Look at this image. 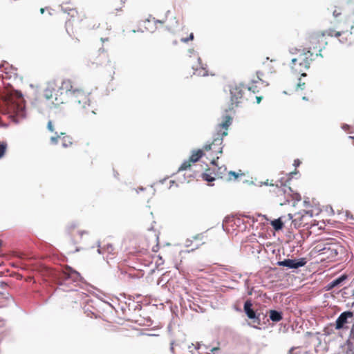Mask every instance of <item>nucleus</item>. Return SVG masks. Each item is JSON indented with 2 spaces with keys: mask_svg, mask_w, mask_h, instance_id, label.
Returning a JSON list of instances; mask_svg holds the SVG:
<instances>
[{
  "mask_svg": "<svg viewBox=\"0 0 354 354\" xmlns=\"http://www.w3.org/2000/svg\"><path fill=\"white\" fill-rule=\"evenodd\" d=\"M198 66H192V69L194 71V74L198 76L206 77L208 75V72L207 70V65H203L201 62V59L198 57Z\"/></svg>",
  "mask_w": 354,
  "mask_h": 354,
  "instance_id": "obj_13",
  "label": "nucleus"
},
{
  "mask_svg": "<svg viewBox=\"0 0 354 354\" xmlns=\"http://www.w3.org/2000/svg\"><path fill=\"white\" fill-rule=\"evenodd\" d=\"M9 117L13 122L19 124L21 120L26 118V111L25 106L20 104L12 106L9 113Z\"/></svg>",
  "mask_w": 354,
  "mask_h": 354,
  "instance_id": "obj_4",
  "label": "nucleus"
},
{
  "mask_svg": "<svg viewBox=\"0 0 354 354\" xmlns=\"http://www.w3.org/2000/svg\"><path fill=\"white\" fill-rule=\"evenodd\" d=\"M212 142L211 143H209V144H206L204 145L203 147V149L205 150V151H209L212 149Z\"/></svg>",
  "mask_w": 354,
  "mask_h": 354,
  "instance_id": "obj_44",
  "label": "nucleus"
},
{
  "mask_svg": "<svg viewBox=\"0 0 354 354\" xmlns=\"http://www.w3.org/2000/svg\"><path fill=\"white\" fill-rule=\"evenodd\" d=\"M187 53L189 54V56L191 57L192 55L195 53V50L193 48H189V49H188Z\"/></svg>",
  "mask_w": 354,
  "mask_h": 354,
  "instance_id": "obj_57",
  "label": "nucleus"
},
{
  "mask_svg": "<svg viewBox=\"0 0 354 354\" xmlns=\"http://www.w3.org/2000/svg\"><path fill=\"white\" fill-rule=\"evenodd\" d=\"M268 313L270 319L273 322H279L283 319V313L281 310L271 309Z\"/></svg>",
  "mask_w": 354,
  "mask_h": 354,
  "instance_id": "obj_16",
  "label": "nucleus"
},
{
  "mask_svg": "<svg viewBox=\"0 0 354 354\" xmlns=\"http://www.w3.org/2000/svg\"><path fill=\"white\" fill-rule=\"evenodd\" d=\"M204 156V152L202 149L193 150L189 160L192 163L197 162Z\"/></svg>",
  "mask_w": 354,
  "mask_h": 354,
  "instance_id": "obj_18",
  "label": "nucleus"
},
{
  "mask_svg": "<svg viewBox=\"0 0 354 354\" xmlns=\"http://www.w3.org/2000/svg\"><path fill=\"white\" fill-rule=\"evenodd\" d=\"M223 122L218 124V127L220 128H223L225 129V130H227L228 127L232 123V117L230 115L225 114L223 115Z\"/></svg>",
  "mask_w": 354,
  "mask_h": 354,
  "instance_id": "obj_17",
  "label": "nucleus"
},
{
  "mask_svg": "<svg viewBox=\"0 0 354 354\" xmlns=\"http://www.w3.org/2000/svg\"><path fill=\"white\" fill-rule=\"evenodd\" d=\"M294 216L295 218L292 219V224L295 228H299L308 225V222L306 221V215L302 214L301 212H297Z\"/></svg>",
  "mask_w": 354,
  "mask_h": 354,
  "instance_id": "obj_11",
  "label": "nucleus"
},
{
  "mask_svg": "<svg viewBox=\"0 0 354 354\" xmlns=\"http://www.w3.org/2000/svg\"><path fill=\"white\" fill-rule=\"evenodd\" d=\"M288 189L290 192L292 193V197L295 202H299L301 200L300 194L298 192H295L290 186L288 187Z\"/></svg>",
  "mask_w": 354,
  "mask_h": 354,
  "instance_id": "obj_27",
  "label": "nucleus"
},
{
  "mask_svg": "<svg viewBox=\"0 0 354 354\" xmlns=\"http://www.w3.org/2000/svg\"><path fill=\"white\" fill-rule=\"evenodd\" d=\"M262 99H263L262 96H257L256 97L257 103L259 104L261 102Z\"/></svg>",
  "mask_w": 354,
  "mask_h": 354,
  "instance_id": "obj_59",
  "label": "nucleus"
},
{
  "mask_svg": "<svg viewBox=\"0 0 354 354\" xmlns=\"http://www.w3.org/2000/svg\"><path fill=\"white\" fill-rule=\"evenodd\" d=\"M55 133L57 135L56 136H52L50 138V142L53 145H56L57 143L58 138L60 137L59 136L57 135V133Z\"/></svg>",
  "mask_w": 354,
  "mask_h": 354,
  "instance_id": "obj_38",
  "label": "nucleus"
},
{
  "mask_svg": "<svg viewBox=\"0 0 354 354\" xmlns=\"http://www.w3.org/2000/svg\"><path fill=\"white\" fill-rule=\"evenodd\" d=\"M307 263V260L304 257L299 259H284L282 261L277 262V266L286 267L288 269H298L304 267Z\"/></svg>",
  "mask_w": 354,
  "mask_h": 354,
  "instance_id": "obj_6",
  "label": "nucleus"
},
{
  "mask_svg": "<svg viewBox=\"0 0 354 354\" xmlns=\"http://www.w3.org/2000/svg\"><path fill=\"white\" fill-rule=\"evenodd\" d=\"M257 75L259 81H261L262 83H265L266 86L268 85V83L266 82L264 80H263L261 77L263 75V73L261 71H257Z\"/></svg>",
  "mask_w": 354,
  "mask_h": 354,
  "instance_id": "obj_35",
  "label": "nucleus"
},
{
  "mask_svg": "<svg viewBox=\"0 0 354 354\" xmlns=\"http://www.w3.org/2000/svg\"><path fill=\"white\" fill-rule=\"evenodd\" d=\"M273 229L276 231H279L283 229L284 223L281 219V217L272 220L270 222Z\"/></svg>",
  "mask_w": 354,
  "mask_h": 354,
  "instance_id": "obj_19",
  "label": "nucleus"
},
{
  "mask_svg": "<svg viewBox=\"0 0 354 354\" xmlns=\"http://www.w3.org/2000/svg\"><path fill=\"white\" fill-rule=\"evenodd\" d=\"M56 92L55 83L54 82H48L44 91V95L46 99L50 100L55 96Z\"/></svg>",
  "mask_w": 354,
  "mask_h": 354,
  "instance_id": "obj_15",
  "label": "nucleus"
},
{
  "mask_svg": "<svg viewBox=\"0 0 354 354\" xmlns=\"http://www.w3.org/2000/svg\"><path fill=\"white\" fill-rule=\"evenodd\" d=\"M153 19H154V22L156 24H158H158H164L165 23V20L155 19L154 18H153Z\"/></svg>",
  "mask_w": 354,
  "mask_h": 354,
  "instance_id": "obj_60",
  "label": "nucleus"
},
{
  "mask_svg": "<svg viewBox=\"0 0 354 354\" xmlns=\"http://www.w3.org/2000/svg\"><path fill=\"white\" fill-rule=\"evenodd\" d=\"M351 126L347 124H342V129L344 131H348L350 129Z\"/></svg>",
  "mask_w": 354,
  "mask_h": 354,
  "instance_id": "obj_48",
  "label": "nucleus"
},
{
  "mask_svg": "<svg viewBox=\"0 0 354 354\" xmlns=\"http://www.w3.org/2000/svg\"><path fill=\"white\" fill-rule=\"evenodd\" d=\"M226 169H227L225 166L218 167L217 174H216V175H218V178H222L221 174H223L226 171Z\"/></svg>",
  "mask_w": 354,
  "mask_h": 354,
  "instance_id": "obj_32",
  "label": "nucleus"
},
{
  "mask_svg": "<svg viewBox=\"0 0 354 354\" xmlns=\"http://www.w3.org/2000/svg\"><path fill=\"white\" fill-rule=\"evenodd\" d=\"M75 88H76L73 87L72 82L70 80H63L59 89L57 90V92L55 93V100L56 101V104L64 103L63 99L60 98L59 95H62L64 92L66 95L70 98L75 92Z\"/></svg>",
  "mask_w": 354,
  "mask_h": 354,
  "instance_id": "obj_2",
  "label": "nucleus"
},
{
  "mask_svg": "<svg viewBox=\"0 0 354 354\" xmlns=\"http://www.w3.org/2000/svg\"><path fill=\"white\" fill-rule=\"evenodd\" d=\"M301 163V161L299 159H295L294 160V162H293V166L295 167H298L300 165Z\"/></svg>",
  "mask_w": 354,
  "mask_h": 354,
  "instance_id": "obj_46",
  "label": "nucleus"
},
{
  "mask_svg": "<svg viewBox=\"0 0 354 354\" xmlns=\"http://www.w3.org/2000/svg\"><path fill=\"white\" fill-rule=\"evenodd\" d=\"M305 85L306 84L304 82H301V78H299L296 89L297 90H298V89L304 90L305 88Z\"/></svg>",
  "mask_w": 354,
  "mask_h": 354,
  "instance_id": "obj_31",
  "label": "nucleus"
},
{
  "mask_svg": "<svg viewBox=\"0 0 354 354\" xmlns=\"http://www.w3.org/2000/svg\"><path fill=\"white\" fill-rule=\"evenodd\" d=\"M89 95L90 93L86 94L82 89L75 88L70 99L74 104L85 109L87 105H90Z\"/></svg>",
  "mask_w": 354,
  "mask_h": 354,
  "instance_id": "obj_3",
  "label": "nucleus"
},
{
  "mask_svg": "<svg viewBox=\"0 0 354 354\" xmlns=\"http://www.w3.org/2000/svg\"><path fill=\"white\" fill-rule=\"evenodd\" d=\"M243 311L248 319H252L253 317H255V315L259 314L256 310H254L252 307V301L251 299H247L244 302L243 305Z\"/></svg>",
  "mask_w": 354,
  "mask_h": 354,
  "instance_id": "obj_10",
  "label": "nucleus"
},
{
  "mask_svg": "<svg viewBox=\"0 0 354 354\" xmlns=\"http://www.w3.org/2000/svg\"><path fill=\"white\" fill-rule=\"evenodd\" d=\"M354 314L351 310L342 312L337 318L335 324L336 330H341L344 328V325L348 323V319L352 318Z\"/></svg>",
  "mask_w": 354,
  "mask_h": 354,
  "instance_id": "obj_8",
  "label": "nucleus"
},
{
  "mask_svg": "<svg viewBox=\"0 0 354 354\" xmlns=\"http://www.w3.org/2000/svg\"><path fill=\"white\" fill-rule=\"evenodd\" d=\"M251 320H252L254 323H256L258 325H260L261 323V313H259V314L256 315L255 317H253V319H252Z\"/></svg>",
  "mask_w": 354,
  "mask_h": 354,
  "instance_id": "obj_33",
  "label": "nucleus"
},
{
  "mask_svg": "<svg viewBox=\"0 0 354 354\" xmlns=\"http://www.w3.org/2000/svg\"><path fill=\"white\" fill-rule=\"evenodd\" d=\"M338 354H354V342L348 339L344 344L339 346Z\"/></svg>",
  "mask_w": 354,
  "mask_h": 354,
  "instance_id": "obj_12",
  "label": "nucleus"
},
{
  "mask_svg": "<svg viewBox=\"0 0 354 354\" xmlns=\"http://www.w3.org/2000/svg\"><path fill=\"white\" fill-rule=\"evenodd\" d=\"M61 136H64L62 138L63 147L66 148L72 145V139L70 136H65L64 133H61Z\"/></svg>",
  "mask_w": 354,
  "mask_h": 354,
  "instance_id": "obj_20",
  "label": "nucleus"
},
{
  "mask_svg": "<svg viewBox=\"0 0 354 354\" xmlns=\"http://www.w3.org/2000/svg\"><path fill=\"white\" fill-rule=\"evenodd\" d=\"M342 32H339V31L335 32L334 36L335 37H340L342 35Z\"/></svg>",
  "mask_w": 354,
  "mask_h": 354,
  "instance_id": "obj_61",
  "label": "nucleus"
},
{
  "mask_svg": "<svg viewBox=\"0 0 354 354\" xmlns=\"http://www.w3.org/2000/svg\"><path fill=\"white\" fill-rule=\"evenodd\" d=\"M299 51H300V49H298L297 48H292L289 50L290 53L292 55L297 54Z\"/></svg>",
  "mask_w": 354,
  "mask_h": 354,
  "instance_id": "obj_43",
  "label": "nucleus"
},
{
  "mask_svg": "<svg viewBox=\"0 0 354 354\" xmlns=\"http://www.w3.org/2000/svg\"><path fill=\"white\" fill-rule=\"evenodd\" d=\"M348 339H351L352 342H354V324L351 327Z\"/></svg>",
  "mask_w": 354,
  "mask_h": 354,
  "instance_id": "obj_40",
  "label": "nucleus"
},
{
  "mask_svg": "<svg viewBox=\"0 0 354 354\" xmlns=\"http://www.w3.org/2000/svg\"><path fill=\"white\" fill-rule=\"evenodd\" d=\"M228 174H229L228 180H231L232 177H233L234 179H237L238 177L239 176V174L234 171H230Z\"/></svg>",
  "mask_w": 354,
  "mask_h": 354,
  "instance_id": "obj_34",
  "label": "nucleus"
},
{
  "mask_svg": "<svg viewBox=\"0 0 354 354\" xmlns=\"http://www.w3.org/2000/svg\"><path fill=\"white\" fill-rule=\"evenodd\" d=\"M216 135L217 136H221V137L223 139V138H224L225 136H227V130H225V131H224L221 132V130H219V131L216 133Z\"/></svg>",
  "mask_w": 354,
  "mask_h": 354,
  "instance_id": "obj_39",
  "label": "nucleus"
},
{
  "mask_svg": "<svg viewBox=\"0 0 354 354\" xmlns=\"http://www.w3.org/2000/svg\"><path fill=\"white\" fill-rule=\"evenodd\" d=\"M88 234V232L86 230L79 231V234L82 236L83 234Z\"/></svg>",
  "mask_w": 354,
  "mask_h": 354,
  "instance_id": "obj_62",
  "label": "nucleus"
},
{
  "mask_svg": "<svg viewBox=\"0 0 354 354\" xmlns=\"http://www.w3.org/2000/svg\"><path fill=\"white\" fill-rule=\"evenodd\" d=\"M60 7L62 11L64 13H67L71 18L75 17L77 14V10L74 8H64L62 5H61Z\"/></svg>",
  "mask_w": 354,
  "mask_h": 354,
  "instance_id": "obj_21",
  "label": "nucleus"
},
{
  "mask_svg": "<svg viewBox=\"0 0 354 354\" xmlns=\"http://www.w3.org/2000/svg\"><path fill=\"white\" fill-rule=\"evenodd\" d=\"M70 24H71V19H68V20H67V21H66V32H67L68 33H69V32H68V28H69Z\"/></svg>",
  "mask_w": 354,
  "mask_h": 354,
  "instance_id": "obj_49",
  "label": "nucleus"
},
{
  "mask_svg": "<svg viewBox=\"0 0 354 354\" xmlns=\"http://www.w3.org/2000/svg\"><path fill=\"white\" fill-rule=\"evenodd\" d=\"M341 15V12H337L336 10H335L333 12V15L334 16V17H339V15Z\"/></svg>",
  "mask_w": 354,
  "mask_h": 354,
  "instance_id": "obj_51",
  "label": "nucleus"
},
{
  "mask_svg": "<svg viewBox=\"0 0 354 354\" xmlns=\"http://www.w3.org/2000/svg\"><path fill=\"white\" fill-rule=\"evenodd\" d=\"M304 207H310V201H308V200H306V199H305V200L304 201Z\"/></svg>",
  "mask_w": 354,
  "mask_h": 354,
  "instance_id": "obj_50",
  "label": "nucleus"
},
{
  "mask_svg": "<svg viewBox=\"0 0 354 354\" xmlns=\"http://www.w3.org/2000/svg\"><path fill=\"white\" fill-rule=\"evenodd\" d=\"M159 260L156 262V267H159L160 266L162 265L164 263V261L162 260V257L160 256H158Z\"/></svg>",
  "mask_w": 354,
  "mask_h": 354,
  "instance_id": "obj_42",
  "label": "nucleus"
},
{
  "mask_svg": "<svg viewBox=\"0 0 354 354\" xmlns=\"http://www.w3.org/2000/svg\"><path fill=\"white\" fill-rule=\"evenodd\" d=\"M82 279L77 271L68 266L56 274L55 283L58 286L59 289L63 291H72L75 290L72 286L73 283L80 281Z\"/></svg>",
  "mask_w": 354,
  "mask_h": 354,
  "instance_id": "obj_1",
  "label": "nucleus"
},
{
  "mask_svg": "<svg viewBox=\"0 0 354 354\" xmlns=\"http://www.w3.org/2000/svg\"><path fill=\"white\" fill-rule=\"evenodd\" d=\"M300 57L304 58V68L306 70L309 69L311 63L315 59L313 57V53L310 50L305 51V49H303L302 53L300 54Z\"/></svg>",
  "mask_w": 354,
  "mask_h": 354,
  "instance_id": "obj_14",
  "label": "nucleus"
},
{
  "mask_svg": "<svg viewBox=\"0 0 354 354\" xmlns=\"http://www.w3.org/2000/svg\"><path fill=\"white\" fill-rule=\"evenodd\" d=\"M326 248L324 254H326L328 258H335L338 255L339 243L335 239H330L326 242Z\"/></svg>",
  "mask_w": 354,
  "mask_h": 354,
  "instance_id": "obj_7",
  "label": "nucleus"
},
{
  "mask_svg": "<svg viewBox=\"0 0 354 354\" xmlns=\"http://www.w3.org/2000/svg\"><path fill=\"white\" fill-rule=\"evenodd\" d=\"M334 32V30L333 29H329L328 30L326 31L327 32V35L328 36H330V37H333V32Z\"/></svg>",
  "mask_w": 354,
  "mask_h": 354,
  "instance_id": "obj_58",
  "label": "nucleus"
},
{
  "mask_svg": "<svg viewBox=\"0 0 354 354\" xmlns=\"http://www.w3.org/2000/svg\"><path fill=\"white\" fill-rule=\"evenodd\" d=\"M192 240L187 239V240H186V242H185V246H186V247H189V246H190V245H191V244H192Z\"/></svg>",
  "mask_w": 354,
  "mask_h": 354,
  "instance_id": "obj_55",
  "label": "nucleus"
},
{
  "mask_svg": "<svg viewBox=\"0 0 354 354\" xmlns=\"http://www.w3.org/2000/svg\"><path fill=\"white\" fill-rule=\"evenodd\" d=\"M191 163L192 162L190 161V160H185L182 164L179 167L178 169V172H180L181 171H184V170H186L189 168L191 167Z\"/></svg>",
  "mask_w": 354,
  "mask_h": 354,
  "instance_id": "obj_23",
  "label": "nucleus"
},
{
  "mask_svg": "<svg viewBox=\"0 0 354 354\" xmlns=\"http://www.w3.org/2000/svg\"><path fill=\"white\" fill-rule=\"evenodd\" d=\"M347 278L348 276L346 274L339 275L338 277L328 283L326 286L325 290L326 291H330L335 287L340 286L347 279Z\"/></svg>",
  "mask_w": 354,
  "mask_h": 354,
  "instance_id": "obj_9",
  "label": "nucleus"
},
{
  "mask_svg": "<svg viewBox=\"0 0 354 354\" xmlns=\"http://www.w3.org/2000/svg\"><path fill=\"white\" fill-rule=\"evenodd\" d=\"M302 214L306 215V218L308 216L309 218H311L313 216L312 210H304Z\"/></svg>",
  "mask_w": 354,
  "mask_h": 354,
  "instance_id": "obj_37",
  "label": "nucleus"
},
{
  "mask_svg": "<svg viewBox=\"0 0 354 354\" xmlns=\"http://www.w3.org/2000/svg\"><path fill=\"white\" fill-rule=\"evenodd\" d=\"M106 249H107L109 252H111L112 249H113V245L111 244H110V243L107 244Z\"/></svg>",
  "mask_w": 354,
  "mask_h": 354,
  "instance_id": "obj_54",
  "label": "nucleus"
},
{
  "mask_svg": "<svg viewBox=\"0 0 354 354\" xmlns=\"http://www.w3.org/2000/svg\"><path fill=\"white\" fill-rule=\"evenodd\" d=\"M7 146L8 145L6 142H0V158H1L4 156L6 151L7 149Z\"/></svg>",
  "mask_w": 354,
  "mask_h": 354,
  "instance_id": "obj_28",
  "label": "nucleus"
},
{
  "mask_svg": "<svg viewBox=\"0 0 354 354\" xmlns=\"http://www.w3.org/2000/svg\"><path fill=\"white\" fill-rule=\"evenodd\" d=\"M299 66L300 67H304V57H301L299 56Z\"/></svg>",
  "mask_w": 354,
  "mask_h": 354,
  "instance_id": "obj_45",
  "label": "nucleus"
},
{
  "mask_svg": "<svg viewBox=\"0 0 354 354\" xmlns=\"http://www.w3.org/2000/svg\"><path fill=\"white\" fill-rule=\"evenodd\" d=\"M202 237H203V234H196L195 236H193L192 239L194 240H199V239H201Z\"/></svg>",
  "mask_w": 354,
  "mask_h": 354,
  "instance_id": "obj_47",
  "label": "nucleus"
},
{
  "mask_svg": "<svg viewBox=\"0 0 354 354\" xmlns=\"http://www.w3.org/2000/svg\"><path fill=\"white\" fill-rule=\"evenodd\" d=\"M294 351H295V348H293V347H292V348H291L289 350V351H288V354H297V353H294Z\"/></svg>",
  "mask_w": 354,
  "mask_h": 354,
  "instance_id": "obj_63",
  "label": "nucleus"
},
{
  "mask_svg": "<svg viewBox=\"0 0 354 354\" xmlns=\"http://www.w3.org/2000/svg\"><path fill=\"white\" fill-rule=\"evenodd\" d=\"M218 159V157H217L216 159H213L212 161H211V164L212 165H214V166H218V164H217V160Z\"/></svg>",
  "mask_w": 354,
  "mask_h": 354,
  "instance_id": "obj_53",
  "label": "nucleus"
},
{
  "mask_svg": "<svg viewBox=\"0 0 354 354\" xmlns=\"http://www.w3.org/2000/svg\"><path fill=\"white\" fill-rule=\"evenodd\" d=\"M242 87V84H240L239 86H237L236 84L230 85V100L232 103L229 106V107L225 110V113L232 111L234 109V104H235L236 106L239 105V102H238V100L241 99L243 97V93Z\"/></svg>",
  "mask_w": 354,
  "mask_h": 354,
  "instance_id": "obj_5",
  "label": "nucleus"
},
{
  "mask_svg": "<svg viewBox=\"0 0 354 354\" xmlns=\"http://www.w3.org/2000/svg\"><path fill=\"white\" fill-rule=\"evenodd\" d=\"M47 129L48 131L53 132L54 131V127H53V122L51 120H49L48 124H47Z\"/></svg>",
  "mask_w": 354,
  "mask_h": 354,
  "instance_id": "obj_41",
  "label": "nucleus"
},
{
  "mask_svg": "<svg viewBox=\"0 0 354 354\" xmlns=\"http://www.w3.org/2000/svg\"><path fill=\"white\" fill-rule=\"evenodd\" d=\"M346 216L347 218H350L351 219H354L353 216L348 211L346 212Z\"/></svg>",
  "mask_w": 354,
  "mask_h": 354,
  "instance_id": "obj_56",
  "label": "nucleus"
},
{
  "mask_svg": "<svg viewBox=\"0 0 354 354\" xmlns=\"http://www.w3.org/2000/svg\"><path fill=\"white\" fill-rule=\"evenodd\" d=\"M299 60V58H292L290 63V68L292 71H295L296 73H301L302 71V69H297L295 68V65L296 64V62Z\"/></svg>",
  "mask_w": 354,
  "mask_h": 354,
  "instance_id": "obj_29",
  "label": "nucleus"
},
{
  "mask_svg": "<svg viewBox=\"0 0 354 354\" xmlns=\"http://www.w3.org/2000/svg\"><path fill=\"white\" fill-rule=\"evenodd\" d=\"M218 351H220V348L218 347H214L211 349V352L214 354H216Z\"/></svg>",
  "mask_w": 354,
  "mask_h": 354,
  "instance_id": "obj_52",
  "label": "nucleus"
},
{
  "mask_svg": "<svg viewBox=\"0 0 354 354\" xmlns=\"http://www.w3.org/2000/svg\"><path fill=\"white\" fill-rule=\"evenodd\" d=\"M223 138L221 136H217L216 134L213 136L212 144L214 147L221 145L223 144Z\"/></svg>",
  "mask_w": 354,
  "mask_h": 354,
  "instance_id": "obj_25",
  "label": "nucleus"
},
{
  "mask_svg": "<svg viewBox=\"0 0 354 354\" xmlns=\"http://www.w3.org/2000/svg\"><path fill=\"white\" fill-rule=\"evenodd\" d=\"M201 178H203V180L208 182V183H212V182L214 181L216 179L214 176H212L206 172H203L201 174Z\"/></svg>",
  "mask_w": 354,
  "mask_h": 354,
  "instance_id": "obj_24",
  "label": "nucleus"
},
{
  "mask_svg": "<svg viewBox=\"0 0 354 354\" xmlns=\"http://www.w3.org/2000/svg\"><path fill=\"white\" fill-rule=\"evenodd\" d=\"M255 89H256V86H255V87H254V86H250V87H248V90H249V91H252L253 93H255V92H256V91H255Z\"/></svg>",
  "mask_w": 354,
  "mask_h": 354,
  "instance_id": "obj_64",
  "label": "nucleus"
},
{
  "mask_svg": "<svg viewBox=\"0 0 354 354\" xmlns=\"http://www.w3.org/2000/svg\"><path fill=\"white\" fill-rule=\"evenodd\" d=\"M77 226V224L75 222L71 223L67 227V232L68 234L71 233L72 230H74Z\"/></svg>",
  "mask_w": 354,
  "mask_h": 354,
  "instance_id": "obj_36",
  "label": "nucleus"
},
{
  "mask_svg": "<svg viewBox=\"0 0 354 354\" xmlns=\"http://www.w3.org/2000/svg\"><path fill=\"white\" fill-rule=\"evenodd\" d=\"M194 38V34L191 33L188 37H183L180 39V41L183 43H187L189 41H192Z\"/></svg>",
  "mask_w": 354,
  "mask_h": 354,
  "instance_id": "obj_30",
  "label": "nucleus"
},
{
  "mask_svg": "<svg viewBox=\"0 0 354 354\" xmlns=\"http://www.w3.org/2000/svg\"><path fill=\"white\" fill-rule=\"evenodd\" d=\"M299 171H297V169H295L294 171H292V172H290L288 174V179L286 180L285 183L283 184V183H281V185L282 186H284V187H286L287 186V184H290V182L291 180V179L296 175H299Z\"/></svg>",
  "mask_w": 354,
  "mask_h": 354,
  "instance_id": "obj_22",
  "label": "nucleus"
},
{
  "mask_svg": "<svg viewBox=\"0 0 354 354\" xmlns=\"http://www.w3.org/2000/svg\"><path fill=\"white\" fill-rule=\"evenodd\" d=\"M315 248L317 252L324 254L326 248V242L324 243L317 244Z\"/></svg>",
  "mask_w": 354,
  "mask_h": 354,
  "instance_id": "obj_26",
  "label": "nucleus"
}]
</instances>
